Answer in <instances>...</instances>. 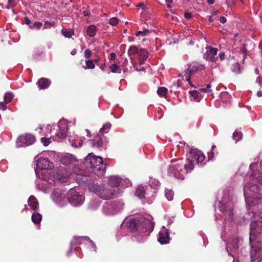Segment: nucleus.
<instances>
[{
    "mask_svg": "<svg viewBox=\"0 0 262 262\" xmlns=\"http://www.w3.org/2000/svg\"><path fill=\"white\" fill-rule=\"evenodd\" d=\"M66 172V169L63 168H60L56 172L55 178L57 182L67 183L69 180V177H71L78 183L86 185L90 191L95 193L103 200L111 199L116 195V191L114 188H109L103 183L98 185L97 180L93 178L92 176L86 175L83 172L68 176Z\"/></svg>",
    "mask_w": 262,
    "mask_h": 262,
    "instance_id": "obj_1",
    "label": "nucleus"
},
{
    "mask_svg": "<svg viewBox=\"0 0 262 262\" xmlns=\"http://www.w3.org/2000/svg\"><path fill=\"white\" fill-rule=\"evenodd\" d=\"M205 158V155L202 151L197 149H191L188 155L187 161L178 159L171 162L168 168V173L170 176L183 180L184 175L193 169L194 164H200L201 165L205 164V162L203 163Z\"/></svg>",
    "mask_w": 262,
    "mask_h": 262,
    "instance_id": "obj_2",
    "label": "nucleus"
},
{
    "mask_svg": "<svg viewBox=\"0 0 262 262\" xmlns=\"http://www.w3.org/2000/svg\"><path fill=\"white\" fill-rule=\"evenodd\" d=\"M126 226L131 231H137L135 235L138 242H143L154 229V223L149 219L141 218L140 220L135 219H130L126 222Z\"/></svg>",
    "mask_w": 262,
    "mask_h": 262,
    "instance_id": "obj_3",
    "label": "nucleus"
},
{
    "mask_svg": "<svg viewBox=\"0 0 262 262\" xmlns=\"http://www.w3.org/2000/svg\"><path fill=\"white\" fill-rule=\"evenodd\" d=\"M250 243L251 262H260L262 260V243L254 241L256 236L262 233V221H252L250 224Z\"/></svg>",
    "mask_w": 262,
    "mask_h": 262,
    "instance_id": "obj_4",
    "label": "nucleus"
},
{
    "mask_svg": "<svg viewBox=\"0 0 262 262\" xmlns=\"http://www.w3.org/2000/svg\"><path fill=\"white\" fill-rule=\"evenodd\" d=\"M246 183L244 188L245 202L247 206H254L262 203V194H259L260 189L254 183L253 178Z\"/></svg>",
    "mask_w": 262,
    "mask_h": 262,
    "instance_id": "obj_5",
    "label": "nucleus"
},
{
    "mask_svg": "<svg viewBox=\"0 0 262 262\" xmlns=\"http://www.w3.org/2000/svg\"><path fill=\"white\" fill-rule=\"evenodd\" d=\"M84 164L86 166L90 167L92 172L100 177L105 172L106 164L101 157L96 156L93 153L89 154L85 158Z\"/></svg>",
    "mask_w": 262,
    "mask_h": 262,
    "instance_id": "obj_6",
    "label": "nucleus"
},
{
    "mask_svg": "<svg viewBox=\"0 0 262 262\" xmlns=\"http://www.w3.org/2000/svg\"><path fill=\"white\" fill-rule=\"evenodd\" d=\"M220 210L223 213L221 217L225 220L228 217L229 221H233V202L229 196H223L222 200L218 202Z\"/></svg>",
    "mask_w": 262,
    "mask_h": 262,
    "instance_id": "obj_7",
    "label": "nucleus"
},
{
    "mask_svg": "<svg viewBox=\"0 0 262 262\" xmlns=\"http://www.w3.org/2000/svg\"><path fill=\"white\" fill-rule=\"evenodd\" d=\"M123 207L124 204L120 201L106 202L102 206V211L105 215L112 216L120 212Z\"/></svg>",
    "mask_w": 262,
    "mask_h": 262,
    "instance_id": "obj_8",
    "label": "nucleus"
},
{
    "mask_svg": "<svg viewBox=\"0 0 262 262\" xmlns=\"http://www.w3.org/2000/svg\"><path fill=\"white\" fill-rule=\"evenodd\" d=\"M76 187L70 189L68 192V201L72 206H78L82 205L84 200V195L77 191Z\"/></svg>",
    "mask_w": 262,
    "mask_h": 262,
    "instance_id": "obj_9",
    "label": "nucleus"
},
{
    "mask_svg": "<svg viewBox=\"0 0 262 262\" xmlns=\"http://www.w3.org/2000/svg\"><path fill=\"white\" fill-rule=\"evenodd\" d=\"M82 243L87 245L89 247L92 248L94 251L96 252V245L88 236H75L71 242V248L67 255L68 256L70 255L73 246L79 245Z\"/></svg>",
    "mask_w": 262,
    "mask_h": 262,
    "instance_id": "obj_10",
    "label": "nucleus"
},
{
    "mask_svg": "<svg viewBox=\"0 0 262 262\" xmlns=\"http://www.w3.org/2000/svg\"><path fill=\"white\" fill-rule=\"evenodd\" d=\"M35 141V138L34 136L26 134L19 136L16 141V146L18 147H26L34 143Z\"/></svg>",
    "mask_w": 262,
    "mask_h": 262,
    "instance_id": "obj_11",
    "label": "nucleus"
},
{
    "mask_svg": "<svg viewBox=\"0 0 262 262\" xmlns=\"http://www.w3.org/2000/svg\"><path fill=\"white\" fill-rule=\"evenodd\" d=\"M66 191L61 190H56L52 194V198L57 205L62 207L67 204L68 197H66Z\"/></svg>",
    "mask_w": 262,
    "mask_h": 262,
    "instance_id": "obj_12",
    "label": "nucleus"
},
{
    "mask_svg": "<svg viewBox=\"0 0 262 262\" xmlns=\"http://www.w3.org/2000/svg\"><path fill=\"white\" fill-rule=\"evenodd\" d=\"M37 157L35 158L36 162V166L39 169L49 170L54 168L53 163L51 162L48 158L39 157L36 159Z\"/></svg>",
    "mask_w": 262,
    "mask_h": 262,
    "instance_id": "obj_13",
    "label": "nucleus"
},
{
    "mask_svg": "<svg viewBox=\"0 0 262 262\" xmlns=\"http://www.w3.org/2000/svg\"><path fill=\"white\" fill-rule=\"evenodd\" d=\"M57 127L59 131L55 133L56 137L59 138H64L67 136V132L68 130V122L64 119L60 120L58 122Z\"/></svg>",
    "mask_w": 262,
    "mask_h": 262,
    "instance_id": "obj_14",
    "label": "nucleus"
},
{
    "mask_svg": "<svg viewBox=\"0 0 262 262\" xmlns=\"http://www.w3.org/2000/svg\"><path fill=\"white\" fill-rule=\"evenodd\" d=\"M206 49V51L204 54V58L206 60L210 61L212 62H215L218 59L217 56V49L211 46H207Z\"/></svg>",
    "mask_w": 262,
    "mask_h": 262,
    "instance_id": "obj_15",
    "label": "nucleus"
},
{
    "mask_svg": "<svg viewBox=\"0 0 262 262\" xmlns=\"http://www.w3.org/2000/svg\"><path fill=\"white\" fill-rule=\"evenodd\" d=\"M146 191V187L144 188L142 186H139L137 188L135 195L138 196L140 199H146L149 200V201H151L153 199H154L156 196V192L154 190H151V192H152V195H149L148 191Z\"/></svg>",
    "mask_w": 262,
    "mask_h": 262,
    "instance_id": "obj_16",
    "label": "nucleus"
},
{
    "mask_svg": "<svg viewBox=\"0 0 262 262\" xmlns=\"http://www.w3.org/2000/svg\"><path fill=\"white\" fill-rule=\"evenodd\" d=\"M170 239L168 230L163 226L159 233L158 242L162 245L167 244L169 243Z\"/></svg>",
    "mask_w": 262,
    "mask_h": 262,
    "instance_id": "obj_17",
    "label": "nucleus"
},
{
    "mask_svg": "<svg viewBox=\"0 0 262 262\" xmlns=\"http://www.w3.org/2000/svg\"><path fill=\"white\" fill-rule=\"evenodd\" d=\"M84 139V137H79L77 136H70L69 140L73 147L77 148L82 146Z\"/></svg>",
    "mask_w": 262,
    "mask_h": 262,
    "instance_id": "obj_18",
    "label": "nucleus"
},
{
    "mask_svg": "<svg viewBox=\"0 0 262 262\" xmlns=\"http://www.w3.org/2000/svg\"><path fill=\"white\" fill-rule=\"evenodd\" d=\"M107 179L108 185L112 188L118 187L121 182V178L117 176H111Z\"/></svg>",
    "mask_w": 262,
    "mask_h": 262,
    "instance_id": "obj_19",
    "label": "nucleus"
},
{
    "mask_svg": "<svg viewBox=\"0 0 262 262\" xmlns=\"http://www.w3.org/2000/svg\"><path fill=\"white\" fill-rule=\"evenodd\" d=\"M28 203L32 210H36L38 208V202L37 200L33 195H31L29 197L28 200Z\"/></svg>",
    "mask_w": 262,
    "mask_h": 262,
    "instance_id": "obj_20",
    "label": "nucleus"
},
{
    "mask_svg": "<svg viewBox=\"0 0 262 262\" xmlns=\"http://www.w3.org/2000/svg\"><path fill=\"white\" fill-rule=\"evenodd\" d=\"M93 146L98 149H101L103 146V141L101 137L97 135L93 140Z\"/></svg>",
    "mask_w": 262,
    "mask_h": 262,
    "instance_id": "obj_21",
    "label": "nucleus"
},
{
    "mask_svg": "<svg viewBox=\"0 0 262 262\" xmlns=\"http://www.w3.org/2000/svg\"><path fill=\"white\" fill-rule=\"evenodd\" d=\"M51 84V81L48 79L42 78L40 79L37 82V84L38 86L40 89H47L48 88Z\"/></svg>",
    "mask_w": 262,
    "mask_h": 262,
    "instance_id": "obj_22",
    "label": "nucleus"
},
{
    "mask_svg": "<svg viewBox=\"0 0 262 262\" xmlns=\"http://www.w3.org/2000/svg\"><path fill=\"white\" fill-rule=\"evenodd\" d=\"M139 62L141 65L144 63V60H146L148 57V52L144 49H141L139 52Z\"/></svg>",
    "mask_w": 262,
    "mask_h": 262,
    "instance_id": "obj_23",
    "label": "nucleus"
},
{
    "mask_svg": "<svg viewBox=\"0 0 262 262\" xmlns=\"http://www.w3.org/2000/svg\"><path fill=\"white\" fill-rule=\"evenodd\" d=\"M97 31V28L94 25H90L87 27L86 34L88 36L92 37L95 36Z\"/></svg>",
    "mask_w": 262,
    "mask_h": 262,
    "instance_id": "obj_24",
    "label": "nucleus"
},
{
    "mask_svg": "<svg viewBox=\"0 0 262 262\" xmlns=\"http://www.w3.org/2000/svg\"><path fill=\"white\" fill-rule=\"evenodd\" d=\"M74 161V157L70 154L66 155L61 158V162L66 165L70 164Z\"/></svg>",
    "mask_w": 262,
    "mask_h": 262,
    "instance_id": "obj_25",
    "label": "nucleus"
},
{
    "mask_svg": "<svg viewBox=\"0 0 262 262\" xmlns=\"http://www.w3.org/2000/svg\"><path fill=\"white\" fill-rule=\"evenodd\" d=\"M243 243V238L241 237H237L232 239L231 246L232 248L236 250L239 248V245H241Z\"/></svg>",
    "mask_w": 262,
    "mask_h": 262,
    "instance_id": "obj_26",
    "label": "nucleus"
},
{
    "mask_svg": "<svg viewBox=\"0 0 262 262\" xmlns=\"http://www.w3.org/2000/svg\"><path fill=\"white\" fill-rule=\"evenodd\" d=\"M190 94V99L193 101H199L201 97L198 91L193 90L192 92H189Z\"/></svg>",
    "mask_w": 262,
    "mask_h": 262,
    "instance_id": "obj_27",
    "label": "nucleus"
},
{
    "mask_svg": "<svg viewBox=\"0 0 262 262\" xmlns=\"http://www.w3.org/2000/svg\"><path fill=\"white\" fill-rule=\"evenodd\" d=\"M100 205V202L98 200H94L92 201L89 205V209L91 210H95Z\"/></svg>",
    "mask_w": 262,
    "mask_h": 262,
    "instance_id": "obj_28",
    "label": "nucleus"
},
{
    "mask_svg": "<svg viewBox=\"0 0 262 262\" xmlns=\"http://www.w3.org/2000/svg\"><path fill=\"white\" fill-rule=\"evenodd\" d=\"M42 219V216L39 213H34L32 215V222L35 224H39Z\"/></svg>",
    "mask_w": 262,
    "mask_h": 262,
    "instance_id": "obj_29",
    "label": "nucleus"
},
{
    "mask_svg": "<svg viewBox=\"0 0 262 262\" xmlns=\"http://www.w3.org/2000/svg\"><path fill=\"white\" fill-rule=\"evenodd\" d=\"M183 73L184 76L185 77L186 81H187L190 85H192V83L190 81V75L193 74L190 71L189 68L188 67L187 69H186Z\"/></svg>",
    "mask_w": 262,
    "mask_h": 262,
    "instance_id": "obj_30",
    "label": "nucleus"
},
{
    "mask_svg": "<svg viewBox=\"0 0 262 262\" xmlns=\"http://www.w3.org/2000/svg\"><path fill=\"white\" fill-rule=\"evenodd\" d=\"M165 196L168 201H170L172 200L174 195V192L171 189L166 188L165 190Z\"/></svg>",
    "mask_w": 262,
    "mask_h": 262,
    "instance_id": "obj_31",
    "label": "nucleus"
},
{
    "mask_svg": "<svg viewBox=\"0 0 262 262\" xmlns=\"http://www.w3.org/2000/svg\"><path fill=\"white\" fill-rule=\"evenodd\" d=\"M251 178L258 179V182L262 185V173L258 171H253Z\"/></svg>",
    "mask_w": 262,
    "mask_h": 262,
    "instance_id": "obj_32",
    "label": "nucleus"
},
{
    "mask_svg": "<svg viewBox=\"0 0 262 262\" xmlns=\"http://www.w3.org/2000/svg\"><path fill=\"white\" fill-rule=\"evenodd\" d=\"M61 33L64 37L70 38L74 35V30L72 29L67 30L62 29L61 30Z\"/></svg>",
    "mask_w": 262,
    "mask_h": 262,
    "instance_id": "obj_33",
    "label": "nucleus"
},
{
    "mask_svg": "<svg viewBox=\"0 0 262 262\" xmlns=\"http://www.w3.org/2000/svg\"><path fill=\"white\" fill-rule=\"evenodd\" d=\"M95 67V65L94 61L92 60H87L85 61V66H83V68L85 70L88 69H93Z\"/></svg>",
    "mask_w": 262,
    "mask_h": 262,
    "instance_id": "obj_34",
    "label": "nucleus"
},
{
    "mask_svg": "<svg viewBox=\"0 0 262 262\" xmlns=\"http://www.w3.org/2000/svg\"><path fill=\"white\" fill-rule=\"evenodd\" d=\"M14 98V94L12 93H6L4 97V102L5 103H9L11 100Z\"/></svg>",
    "mask_w": 262,
    "mask_h": 262,
    "instance_id": "obj_35",
    "label": "nucleus"
},
{
    "mask_svg": "<svg viewBox=\"0 0 262 262\" xmlns=\"http://www.w3.org/2000/svg\"><path fill=\"white\" fill-rule=\"evenodd\" d=\"M139 51L140 50H138L137 47L132 46L129 48L128 50V54L129 56L133 55L136 54H139Z\"/></svg>",
    "mask_w": 262,
    "mask_h": 262,
    "instance_id": "obj_36",
    "label": "nucleus"
},
{
    "mask_svg": "<svg viewBox=\"0 0 262 262\" xmlns=\"http://www.w3.org/2000/svg\"><path fill=\"white\" fill-rule=\"evenodd\" d=\"M110 69L112 73H121V69L119 66L115 63H113L110 66Z\"/></svg>",
    "mask_w": 262,
    "mask_h": 262,
    "instance_id": "obj_37",
    "label": "nucleus"
},
{
    "mask_svg": "<svg viewBox=\"0 0 262 262\" xmlns=\"http://www.w3.org/2000/svg\"><path fill=\"white\" fill-rule=\"evenodd\" d=\"M232 72L235 74H239L241 72L240 65L237 63L233 64L232 66Z\"/></svg>",
    "mask_w": 262,
    "mask_h": 262,
    "instance_id": "obj_38",
    "label": "nucleus"
},
{
    "mask_svg": "<svg viewBox=\"0 0 262 262\" xmlns=\"http://www.w3.org/2000/svg\"><path fill=\"white\" fill-rule=\"evenodd\" d=\"M158 94L161 96H164L167 93V89L164 87L159 88L157 90Z\"/></svg>",
    "mask_w": 262,
    "mask_h": 262,
    "instance_id": "obj_39",
    "label": "nucleus"
},
{
    "mask_svg": "<svg viewBox=\"0 0 262 262\" xmlns=\"http://www.w3.org/2000/svg\"><path fill=\"white\" fill-rule=\"evenodd\" d=\"M42 26V24L41 22L35 21L32 25L29 26L30 29H35L36 30H39Z\"/></svg>",
    "mask_w": 262,
    "mask_h": 262,
    "instance_id": "obj_40",
    "label": "nucleus"
},
{
    "mask_svg": "<svg viewBox=\"0 0 262 262\" xmlns=\"http://www.w3.org/2000/svg\"><path fill=\"white\" fill-rule=\"evenodd\" d=\"M149 33H150V31L148 29H144L143 31H138L136 33V35L137 36H139L140 35H141L142 36H146L148 35Z\"/></svg>",
    "mask_w": 262,
    "mask_h": 262,
    "instance_id": "obj_41",
    "label": "nucleus"
},
{
    "mask_svg": "<svg viewBox=\"0 0 262 262\" xmlns=\"http://www.w3.org/2000/svg\"><path fill=\"white\" fill-rule=\"evenodd\" d=\"M242 132H237L236 131L234 132L233 133V138L236 142L238 141L239 139H241L242 137Z\"/></svg>",
    "mask_w": 262,
    "mask_h": 262,
    "instance_id": "obj_42",
    "label": "nucleus"
},
{
    "mask_svg": "<svg viewBox=\"0 0 262 262\" xmlns=\"http://www.w3.org/2000/svg\"><path fill=\"white\" fill-rule=\"evenodd\" d=\"M111 124L110 123H107L103 125L100 129V132L102 133L104 132H107L108 129L111 128Z\"/></svg>",
    "mask_w": 262,
    "mask_h": 262,
    "instance_id": "obj_43",
    "label": "nucleus"
},
{
    "mask_svg": "<svg viewBox=\"0 0 262 262\" xmlns=\"http://www.w3.org/2000/svg\"><path fill=\"white\" fill-rule=\"evenodd\" d=\"M152 182V188H156L157 187H158L160 185V182L159 181L156 180V179H152L149 181V186H150L151 182Z\"/></svg>",
    "mask_w": 262,
    "mask_h": 262,
    "instance_id": "obj_44",
    "label": "nucleus"
},
{
    "mask_svg": "<svg viewBox=\"0 0 262 262\" xmlns=\"http://www.w3.org/2000/svg\"><path fill=\"white\" fill-rule=\"evenodd\" d=\"M216 147L215 145H213L211 147V150L210 151L208 152V159L209 160H211L214 157V152L213 150Z\"/></svg>",
    "mask_w": 262,
    "mask_h": 262,
    "instance_id": "obj_45",
    "label": "nucleus"
},
{
    "mask_svg": "<svg viewBox=\"0 0 262 262\" xmlns=\"http://www.w3.org/2000/svg\"><path fill=\"white\" fill-rule=\"evenodd\" d=\"M41 141L44 146H48L51 142L50 138H47L46 137L41 138Z\"/></svg>",
    "mask_w": 262,
    "mask_h": 262,
    "instance_id": "obj_46",
    "label": "nucleus"
},
{
    "mask_svg": "<svg viewBox=\"0 0 262 262\" xmlns=\"http://www.w3.org/2000/svg\"><path fill=\"white\" fill-rule=\"evenodd\" d=\"M118 21H119V20L116 17H112V18H110L109 20L110 24L112 26L116 25L117 24H118Z\"/></svg>",
    "mask_w": 262,
    "mask_h": 262,
    "instance_id": "obj_47",
    "label": "nucleus"
},
{
    "mask_svg": "<svg viewBox=\"0 0 262 262\" xmlns=\"http://www.w3.org/2000/svg\"><path fill=\"white\" fill-rule=\"evenodd\" d=\"M252 213H253V217L258 216V217L262 219V208L259 209L257 211L256 213L254 212L253 211H252Z\"/></svg>",
    "mask_w": 262,
    "mask_h": 262,
    "instance_id": "obj_48",
    "label": "nucleus"
},
{
    "mask_svg": "<svg viewBox=\"0 0 262 262\" xmlns=\"http://www.w3.org/2000/svg\"><path fill=\"white\" fill-rule=\"evenodd\" d=\"M151 190H155V192H156V188H152V182H151L150 186H147V187H146V191H148L149 195H151L152 193V192H151Z\"/></svg>",
    "mask_w": 262,
    "mask_h": 262,
    "instance_id": "obj_49",
    "label": "nucleus"
},
{
    "mask_svg": "<svg viewBox=\"0 0 262 262\" xmlns=\"http://www.w3.org/2000/svg\"><path fill=\"white\" fill-rule=\"evenodd\" d=\"M54 23H53V22L46 21L45 22L44 27H43V29H47L48 28V26H49V27H52L54 26Z\"/></svg>",
    "mask_w": 262,
    "mask_h": 262,
    "instance_id": "obj_50",
    "label": "nucleus"
},
{
    "mask_svg": "<svg viewBox=\"0 0 262 262\" xmlns=\"http://www.w3.org/2000/svg\"><path fill=\"white\" fill-rule=\"evenodd\" d=\"M92 54V51L90 49H86L84 52V57L86 59H89Z\"/></svg>",
    "mask_w": 262,
    "mask_h": 262,
    "instance_id": "obj_51",
    "label": "nucleus"
},
{
    "mask_svg": "<svg viewBox=\"0 0 262 262\" xmlns=\"http://www.w3.org/2000/svg\"><path fill=\"white\" fill-rule=\"evenodd\" d=\"M15 5V3L14 0H8V6L7 8L8 9H10V8L13 7Z\"/></svg>",
    "mask_w": 262,
    "mask_h": 262,
    "instance_id": "obj_52",
    "label": "nucleus"
},
{
    "mask_svg": "<svg viewBox=\"0 0 262 262\" xmlns=\"http://www.w3.org/2000/svg\"><path fill=\"white\" fill-rule=\"evenodd\" d=\"M210 88V84H208L206 88H202L201 90L205 93H209L211 92Z\"/></svg>",
    "mask_w": 262,
    "mask_h": 262,
    "instance_id": "obj_53",
    "label": "nucleus"
},
{
    "mask_svg": "<svg viewBox=\"0 0 262 262\" xmlns=\"http://www.w3.org/2000/svg\"><path fill=\"white\" fill-rule=\"evenodd\" d=\"M189 69H190V71H191L192 73L193 74L198 69L199 67H196L195 66H189Z\"/></svg>",
    "mask_w": 262,
    "mask_h": 262,
    "instance_id": "obj_54",
    "label": "nucleus"
},
{
    "mask_svg": "<svg viewBox=\"0 0 262 262\" xmlns=\"http://www.w3.org/2000/svg\"><path fill=\"white\" fill-rule=\"evenodd\" d=\"M6 104L5 102H0V109L3 111L6 110L7 108Z\"/></svg>",
    "mask_w": 262,
    "mask_h": 262,
    "instance_id": "obj_55",
    "label": "nucleus"
},
{
    "mask_svg": "<svg viewBox=\"0 0 262 262\" xmlns=\"http://www.w3.org/2000/svg\"><path fill=\"white\" fill-rule=\"evenodd\" d=\"M184 17L186 19H190L192 17V14L190 12H186L184 14Z\"/></svg>",
    "mask_w": 262,
    "mask_h": 262,
    "instance_id": "obj_56",
    "label": "nucleus"
},
{
    "mask_svg": "<svg viewBox=\"0 0 262 262\" xmlns=\"http://www.w3.org/2000/svg\"><path fill=\"white\" fill-rule=\"evenodd\" d=\"M219 58L221 60H223L225 59V53L224 52H221L219 54Z\"/></svg>",
    "mask_w": 262,
    "mask_h": 262,
    "instance_id": "obj_57",
    "label": "nucleus"
},
{
    "mask_svg": "<svg viewBox=\"0 0 262 262\" xmlns=\"http://www.w3.org/2000/svg\"><path fill=\"white\" fill-rule=\"evenodd\" d=\"M226 18L225 17L222 16L220 18V21L221 23L224 24L226 22Z\"/></svg>",
    "mask_w": 262,
    "mask_h": 262,
    "instance_id": "obj_58",
    "label": "nucleus"
},
{
    "mask_svg": "<svg viewBox=\"0 0 262 262\" xmlns=\"http://www.w3.org/2000/svg\"><path fill=\"white\" fill-rule=\"evenodd\" d=\"M25 23H26L27 25H29V26L30 25H31V21H30V20L29 19V18H28V17H25Z\"/></svg>",
    "mask_w": 262,
    "mask_h": 262,
    "instance_id": "obj_59",
    "label": "nucleus"
},
{
    "mask_svg": "<svg viewBox=\"0 0 262 262\" xmlns=\"http://www.w3.org/2000/svg\"><path fill=\"white\" fill-rule=\"evenodd\" d=\"M111 60H114L116 58V54L114 53H112L110 54Z\"/></svg>",
    "mask_w": 262,
    "mask_h": 262,
    "instance_id": "obj_60",
    "label": "nucleus"
},
{
    "mask_svg": "<svg viewBox=\"0 0 262 262\" xmlns=\"http://www.w3.org/2000/svg\"><path fill=\"white\" fill-rule=\"evenodd\" d=\"M229 248H230V246L229 245L227 246L226 250H227V252H228L229 254L231 256H232V257H233L234 255H233V254L232 253V252L231 251V252H230L229 251V250H228Z\"/></svg>",
    "mask_w": 262,
    "mask_h": 262,
    "instance_id": "obj_61",
    "label": "nucleus"
},
{
    "mask_svg": "<svg viewBox=\"0 0 262 262\" xmlns=\"http://www.w3.org/2000/svg\"><path fill=\"white\" fill-rule=\"evenodd\" d=\"M77 53V51L76 49H73L72 52H71V54L72 55H75Z\"/></svg>",
    "mask_w": 262,
    "mask_h": 262,
    "instance_id": "obj_62",
    "label": "nucleus"
},
{
    "mask_svg": "<svg viewBox=\"0 0 262 262\" xmlns=\"http://www.w3.org/2000/svg\"><path fill=\"white\" fill-rule=\"evenodd\" d=\"M215 2V0H207V3L210 4L212 5Z\"/></svg>",
    "mask_w": 262,
    "mask_h": 262,
    "instance_id": "obj_63",
    "label": "nucleus"
},
{
    "mask_svg": "<svg viewBox=\"0 0 262 262\" xmlns=\"http://www.w3.org/2000/svg\"><path fill=\"white\" fill-rule=\"evenodd\" d=\"M257 96L258 97H261L262 96V92L260 91H258L257 92Z\"/></svg>",
    "mask_w": 262,
    "mask_h": 262,
    "instance_id": "obj_64",
    "label": "nucleus"
}]
</instances>
